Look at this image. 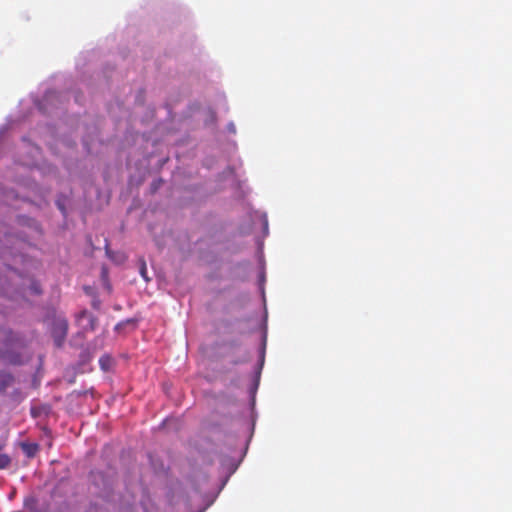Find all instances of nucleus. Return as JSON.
Segmentation results:
<instances>
[{"label": "nucleus", "mask_w": 512, "mask_h": 512, "mask_svg": "<svg viewBox=\"0 0 512 512\" xmlns=\"http://www.w3.org/2000/svg\"><path fill=\"white\" fill-rule=\"evenodd\" d=\"M78 322L84 330L94 331L97 326V318L90 312L84 310L78 315Z\"/></svg>", "instance_id": "obj_1"}, {"label": "nucleus", "mask_w": 512, "mask_h": 512, "mask_svg": "<svg viewBox=\"0 0 512 512\" xmlns=\"http://www.w3.org/2000/svg\"><path fill=\"white\" fill-rule=\"evenodd\" d=\"M99 365L103 371L107 372L113 365V358L110 355L104 354L99 359Z\"/></svg>", "instance_id": "obj_2"}, {"label": "nucleus", "mask_w": 512, "mask_h": 512, "mask_svg": "<svg viewBox=\"0 0 512 512\" xmlns=\"http://www.w3.org/2000/svg\"><path fill=\"white\" fill-rule=\"evenodd\" d=\"M10 462L11 459L7 454L0 453V470L7 468Z\"/></svg>", "instance_id": "obj_3"}, {"label": "nucleus", "mask_w": 512, "mask_h": 512, "mask_svg": "<svg viewBox=\"0 0 512 512\" xmlns=\"http://www.w3.org/2000/svg\"><path fill=\"white\" fill-rule=\"evenodd\" d=\"M0 377L3 378V387L9 385L12 381V376L10 374L0 373Z\"/></svg>", "instance_id": "obj_4"}, {"label": "nucleus", "mask_w": 512, "mask_h": 512, "mask_svg": "<svg viewBox=\"0 0 512 512\" xmlns=\"http://www.w3.org/2000/svg\"><path fill=\"white\" fill-rule=\"evenodd\" d=\"M140 273H141V276L144 278V279H148L147 278V269H146V265L145 263L143 262L142 263V266H141V269H140Z\"/></svg>", "instance_id": "obj_5"}, {"label": "nucleus", "mask_w": 512, "mask_h": 512, "mask_svg": "<svg viewBox=\"0 0 512 512\" xmlns=\"http://www.w3.org/2000/svg\"><path fill=\"white\" fill-rule=\"evenodd\" d=\"M66 330H67V325L65 324V325L63 326V328H62V338H64V337H65V335H66Z\"/></svg>", "instance_id": "obj_6"}, {"label": "nucleus", "mask_w": 512, "mask_h": 512, "mask_svg": "<svg viewBox=\"0 0 512 512\" xmlns=\"http://www.w3.org/2000/svg\"><path fill=\"white\" fill-rule=\"evenodd\" d=\"M5 358H6V352L3 350H0V359H5Z\"/></svg>", "instance_id": "obj_7"}, {"label": "nucleus", "mask_w": 512, "mask_h": 512, "mask_svg": "<svg viewBox=\"0 0 512 512\" xmlns=\"http://www.w3.org/2000/svg\"><path fill=\"white\" fill-rule=\"evenodd\" d=\"M56 343H57L58 346H61V340L57 339Z\"/></svg>", "instance_id": "obj_8"}]
</instances>
